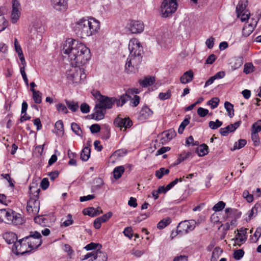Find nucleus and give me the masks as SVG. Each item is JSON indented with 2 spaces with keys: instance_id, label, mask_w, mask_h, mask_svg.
<instances>
[{
  "instance_id": "obj_12",
  "label": "nucleus",
  "mask_w": 261,
  "mask_h": 261,
  "mask_svg": "<svg viewBox=\"0 0 261 261\" xmlns=\"http://www.w3.org/2000/svg\"><path fill=\"white\" fill-rule=\"evenodd\" d=\"M175 136L176 133L174 130L170 129L162 133L158 136V138L160 140V143L163 145L169 142Z\"/></svg>"
},
{
  "instance_id": "obj_11",
  "label": "nucleus",
  "mask_w": 261,
  "mask_h": 261,
  "mask_svg": "<svg viewBox=\"0 0 261 261\" xmlns=\"http://www.w3.org/2000/svg\"><path fill=\"white\" fill-rule=\"evenodd\" d=\"M196 224V222L193 220L180 222V234H186L194 230Z\"/></svg>"
},
{
  "instance_id": "obj_55",
  "label": "nucleus",
  "mask_w": 261,
  "mask_h": 261,
  "mask_svg": "<svg viewBox=\"0 0 261 261\" xmlns=\"http://www.w3.org/2000/svg\"><path fill=\"white\" fill-rule=\"evenodd\" d=\"M208 113V110L206 109L200 107L197 109V114L201 117L205 116Z\"/></svg>"
},
{
  "instance_id": "obj_24",
  "label": "nucleus",
  "mask_w": 261,
  "mask_h": 261,
  "mask_svg": "<svg viewBox=\"0 0 261 261\" xmlns=\"http://www.w3.org/2000/svg\"><path fill=\"white\" fill-rule=\"evenodd\" d=\"M91 149L89 147H85L81 153V159L83 161H87L90 156Z\"/></svg>"
},
{
  "instance_id": "obj_44",
  "label": "nucleus",
  "mask_w": 261,
  "mask_h": 261,
  "mask_svg": "<svg viewBox=\"0 0 261 261\" xmlns=\"http://www.w3.org/2000/svg\"><path fill=\"white\" fill-rule=\"evenodd\" d=\"M219 99L218 97H213L207 102L208 105L211 106L212 109H215L218 106Z\"/></svg>"
},
{
  "instance_id": "obj_10",
  "label": "nucleus",
  "mask_w": 261,
  "mask_h": 261,
  "mask_svg": "<svg viewBox=\"0 0 261 261\" xmlns=\"http://www.w3.org/2000/svg\"><path fill=\"white\" fill-rule=\"evenodd\" d=\"M114 124L115 126L119 127L121 130L124 127V129L123 130H125L127 128H130L132 126L133 122L129 117L123 118L118 116L115 119Z\"/></svg>"
},
{
  "instance_id": "obj_34",
  "label": "nucleus",
  "mask_w": 261,
  "mask_h": 261,
  "mask_svg": "<svg viewBox=\"0 0 261 261\" xmlns=\"http://www.w3.org/2000/svg\"><path fill=\"white\" fill-rule=\"evenodd\" d=\"M224 107L227 112L228 115L231 118L234 115L233 106L229 102L226 101L224 103Z\"/></svg>"
},
{
  "instance_id": "obj_45",
  "label": "nucleus",
  "mask_w": 261,
  "mask_h": 261,
  "mask_svg": "<svg viewBox=\"0 0 261 261\" xmlns=\"http://www.w3.org/2000/svg\"><path fill=\"white\" fill-rule=\"evenodd\" d=\"M140 97L138 95H134L133 97L131 96L130 105L133 107H137L140 102Z\"/></svg>"
},
{
  "instance_id": "obj_8",
  "label": "nucleus",
  "mask_w": 261,
  "mask_h": 261,
  "mask_svg": "<svg viewBox=\"0 0 261 261\" xmlns=\"http://www.w3.org/2000/svg\"><path fill=\"white\" fill-rule=\"evenodd\" d=\"M93 95L97 99L96 104L105 110L111 109L116 101V97L102 95L98 91L96 92Z\"/></svg>"
},
{
  "instance_id": "obj_18",
  "label": "nucleus",
  "mask_w": 261,
  "mask_h": 261,
  "mask_svg": "<svg viewBox=\"0 0 261 261\" xmlns=\"http://www.w3.org/2000/svg\"><path fill=\"white\" fill-rule=\"evenodd\" d=\"M247 0H240L236 7V12L237 17H239L243 12L246 11V7L247 5Z\"/></svg>"
},
{
  "instance_id": "obj_14",
  "label": "nucleus",
  "mask_w": 261,
  "mask_h": 261,
  "mask_svg": "<svg viewBox=\"0 0 261 261\" xmlns=\"http://www.w3.org/2000/svg\"><path fill=\"white\" fill-rule=\"evenodd\" d=\"M144 24L139 21H132L129 24V29L132 33H140L143 31Z\"/></svg>"
},
{
  "instance_id": "obj_57",
  "label": "nucleus",
  "mask_w": 261,
  "mask_h": 261,
  "mask_svg": "<svg viewBox=\"0 0 261 261\" xmlns=\"http://www.w3.org/2000/svg\"><path fill=\"white\" fill-rule=\"evenodd\" d=\"M214 38L210 37L205 41V44L207 48L211 49L213 47L214 44Z\"/></svg>"
},
{
  "instance_id": "obj_56",
  "label": "nucleus",
  "mask_w": 261,
  "mask_h": 261,
  "mask_svg": "<svg viewBox=\"0 0 261 261\" xmlns=\"http://www.w3.org/2000/svg\"><path fill=\"white\" fill-rule=\"evenodd\" d=\"M80 110L83 113H88L90 111V107L86 103H83L80 106Z\"/></svg>"
},
{
  "instance_id": "obj_63",
  "label": "nucleus",
  "mask_w": 261,
  "mask_h": 261,
  "mask_svg": "<svg viewBox=\"0 0 261 261\" xmlns=\"http://www.w3.org/2000/svg\"><path fill=\"white\" fill-rule=\"evenodd\" d=\"M190 119V116L187 115L186 116V118L181 123H180V128H182V130L185 129L186 126L189 123Z\"/></svg>"
},
{
  "instance_id": "obj_38",
  "label": "nucleus",
  "mask_w": 261,
  "mask_h": 261,
  "mask_svg": "<svg viewBox=\"0 0 261 261\" xmlns=\"http://www.w3.org/2000/svg\"><path fill=\"white\" fill-rule=\"evenodd\" d=\"M95 208L93 207H90L84 209L83 213L85 215H88L91 217L96 216L95 214Z\"/></svg>"
},
{
  "instance_id": "obj_37",
  "label": "nucleus",
  "mask_w": 261,
  "mask_h": 261,
  "mask_svg": "<svg viewBox=\"0 0 261 261\" xmlns=\"http://www.w3.org/2000/svg\"><path fill=\"white\" fill-rule=\"evenodd\" d=\"M35 223L42 226H46L47 223V220L43 216H38L34 218Z\"/></svg>"
},
{
  "instance_id": "obj_31",
  "label": "nucleus",
  "mask_w": 261,
  "mask_h": 261,
  "mask_svg": "<svg viewBox=\"0 0 261 261\" xmlns=\"http://www.w3.org/2000/svg\"><path fill=\"white\" fill-rule=\"evenodd\" d=\"M20 16L19 10H13L11 15V21L13 23H15L19 19Z\"/></svg>"
},
{
  "instance_id": "obj_53",
  "label": "nucleus",
  "mask_w": 261,
  "mask_h": 261,
  "mask_svg": "<svg viewBox=\"0 0 261 261\" xmlns=\"http://www.w3.org/2000/svg\"><path fill=\"white\" fill-rule=\"evenodd\" d=\"M67 219L62 224L61 226H64L65 227H67L73 223V221L72 219V215L71 214H68L67 216Z\"/></svg>"
},
{
  "instance_id": "obj_61",
  "label": "nucleus",
  "mask_w": 261,
  "mask_h": 261,
  "mask_svg": "<svg viewBox=\"0 0 261 261\" xmlns=\"http://www.w3.org/2000/svg\"><path fill=\"white\" fill-rule=\"evenodd\" d=\"M49 181L47 178H44L41 182V187L43 190H46L49 186Z\"/></svg>"
},
{
  "instance_id": "obj_15",
  "label": "nucleus",
  "mask_w": 261,
  "mask_h": 261,
  "mask_svg": "<svg viewBox=\"0 0 261 261\" xmlns=\"http://www.w3.org/2000/svg\"><path fill=\"white\" fill-rule=\"evenodd\" d=\"M106 111L96 104L94 108V113L91 114L92 119L96 120H100L104 118Z\"/></svg>"
},
{
  "instance_id": "obj_43",
  "label": "nucleus",
  "mask_w": 261,
  "mask_h": 261,
  "mask_svg": "<svg viewBox=\"0 0 261 261\" xmlns=\"http://www.w3.org/2000/svg\"><path fill=\"white\" fill-rule=\"evenodd\" d=\"M225 206V203L221 201L216 203L213 207V210L215 212H219L222 210Z\"/></svg>"
},
{
  "instance_id": "obj_35",
  "label": "nucleus",
  "mask_w": 261,
  "mask_h": 261,
  "mask_svg": "<svg viewBox=\"0 0 261 261\" xmlns=\"http://www.w3.org/2000/svg\"><path fill=\"white\" fill-rule=\"evenodd\" d=\"M55 128L57 129V134L58 135H63L64 134V126L62 120H58L57 121L55 125Z\"/></svg>"
},
{
  "instance_id": "obj_5",
  "label": "nucleus",
  "mask_w": 261,
  "mask_h": 261,
  "mask_svg": "<svg viewBox=\"0 0 261 261\" xmlns=\"http://www.w3.org/2000/svg\"><path fill=\"white\" fill-rule=\"evenodd\" d=\"M80 66H72L67 71V78L70 83L79 84L86 79L84 69L81 68Z\"/></svg>"
},
{
  "instance_id": "obj_25",
  "label": "nucleus",
  "mask_w": 261,
  "mask_h": 261,
  "mask_svg": "<svg viewBox=\"0 0 261 261\" xmlns=\"http://www.w3.org/2000/svg\"><path fill=\"white\" fill-rule=\"evenodd\" d=\"M208 146L205 144H202L198 146L196 151L198 155L202 156L206 155L208 153Z\"/></svg>"
},
{
  "instance_id": "obj_46",
  "label": "nucleus",
  "mask_w": 261,
  "mask_h": 261,
  "mask_svg": "<svg viewBox=\"0 0 261 261\" xmlns=\"http://www.w3.org/2000/svg\"><path fill=\"white\" fill-rule=\"evenodd\" d=\"M98 251V249H97L96 250H93L91 252H89V253H87L86 255H85L84 256L83 259H87L90 258V259L89 260V261H91L92 260L93 261L94 260V259L95 257V254H96V253H97Z\"/></svg>"
},
{
  "instance_id": "obj_3",
  "label": "nucleus",
  "mask_w": 261,
  "mask_h": 261,
  "mask_svg": "<svg viewBox=\"0 0 261 261\" xmlns=\"http://www.w3.org/2000/svg\"><path fill=\"white\" fill-rule=\"evenodd\" d=\"M100 28L99 21L93 18H82L75 23L74 31L77 36L85 38L96 33Z\"/></svg>"
},
{
  "instance_id": "obj_39",
  "label": "nucleus",
  "mask_w": 261,
  "mask_h": 261,
  "mask_svg": "<svg viewBox=\"0 0 261 261\" xmlns=\"http://www.w3.org/2000/svg\"><path fill=\"white\" fill-rule=\"evenodd\" d=\"M222 125V122L217 119L216 121H211L208 123L209 127L212 129H216Z\"/></svg>"
},
{
  "instance_id": "obj_27",
  "label": "nucleus",
  "mask_w": 261,
  "mask_h": 261,
  "mask_svg": "<svg viewBox=\"0 0 261 261\" xmlns=\"http://www.w3.org/2000/svg\"><path fill=\"white\" fill-rule=\"evenodd\" d=\"M94 261H107L108 257L105 252H102L98 250L95 256ZM91 261H93L92 260Z\"/></svg>"
},
{
  "instance_id": "obj_4",
  "label": "nucleus",
  "mask_w": 261,
  "mask_h": 261,
  "mask_svg": "<svg viewBox=\"0 0 261 261\" xmlns=\"http://www.w3.org/2000/svg\"><path fill=\"white\" fill-rule=\"evenodd\" d=\"M41 237L38 231L31 232L29 236L20 239L15 244L17 253L24 254L37 248L42 244Z\"/></svg>"
},
{
  "instance_id": "obj_19",
  "label": "nucleus",
  "mask_w": 261,
  "mask_h": 261,
  "mask_svg": "<svg viewBox=\"0 0 261 261\" xmlns=\"http://www.w3.org/2000/svg\"><path fill=\"white\" fill-rule=\"evenodd\" d=\"M238 232L236 236V240L237 243H243L244 242L247 237L246 236V233L247 232V229L241 228L239 230H238Z\"/></svg>"
},
{
  "instance_id": "obj_1",
  "label": "nucleus",
  "mask_w": 261,
  "mask_h": 261,
  "mask_svg": "<svg viewBox=\"0 0 261 261\" xmlns=\"http://www.w3.org/2000/svg\"><path fill=\"white\" fill-rule=\"evenodd\" d=\"M62 53L68 56L71 64L83 65L90 59V50L84 44L77 41L68 39L63 44Z\"/></svg>"
},
{
  "instance_id": "obj_22",
  "label": "nucleus",
  "mask_w": 261,
  "mask_h": 261,
  "mask_svg": "<svg viewBox=\"0 0 261 261\" xmlns=\"http://www.w3.org/2000/svg\"><path fill=\"white\" fill-rule=\"evenodd\" d=\"M4 239L6 242L9 244L14 243L13 247L15 248V244H16L18 241L17 242V236L14 233H6L4 235Z\"/></svg>"
},
{
  "instance_id": "obj_41",
  "label": "nucleus",
  "mask_w": 261,
  "mask_h": 261,
  "mask_svg": "<svg viewBox=\"0 0 261 261\" xmlns=\"http://www.w3.org/2000/svg\"><path fill=\"white\" fill-rule=\"evenodd\" d=\"M247 141L245 139H240L238 142H236L233 146V150L241 149L246 144Z\"/></svg>"
},
{
  "instance_id": "obj_23",
  "label": "nucleus",
  "mask_w": 261,
  "mask_h": 261,
  "mask_svg": "<svg viewBox=\"0 0 261 261\" xmlns=\"http://www.w3.org/2000/svg\"><path fill=\"white\" fill-rule=\"evenodd\" d=\"M155 82V77L153 76H147L144 80L139 81L140 85L142 87H147L152 85Z\"/></svg>"
},
{
  "instance_id": "obj_36",
  "label": "nucleus",
  "mask_w": 261,
  "mask_h": 261,
  "mask_svg": "<svg viewBox=\"0 0 261 261\" xmlns=\"http://www.w3.org/2000/svg\"><path fill=\"white\" fill-rule=\"evenodd\" d=\"M7 46L3 43H0V60H3L6 57V55L7 54Z\"/></svg>"
},
{
  "instance_id": "obj_26",
  "label": "nucleus",
  "mask_w": 261,
  "mask_h": 261,
  "mask_svg": "<svg viewBox=\"0 0 261 261\" xmlns=\"http://www.w3.org/2000/svg\"><path fill=\"white\" fill-rule=\"evenodd\" d=\"M124 172V168L122 166H120L114 168L113 171L114 177L116 179L120 178Z\"/></svg>"
},
{
  "instance_id": "obj_32",
  "label": "nucleus",
  "mask_w": 261,
  "mask_h": 261,
  "mask_svg": "<svg viewBox=\"0 0 261 261\" xmlns=\"http://www.w3.org/2000/svg\"><path fill=\"white\" fill-rule=\"evenodd\" d=\"M222 252V250L219 247H216L212 252L211 261H217V259Z\"/></svg>"
},
{
  "instance_id": "obj_48",
  "label": "nucleus",
  "mask_w": 261,
  "mask_h": 261,
  "mask_svg": "<svg viewBox=\"0 0 261 261\" xmlns=\"http://www.w3.org/2000/svg\"><path fill=\"white\" fill-rule=\"evenodd\" d=\"M252 131L258 133L261 131V119L257 121L252 126Z\"/></svg>"
},
{
  "instance_id": "obj_64",
  "label": "nucleus",
  "mask_w": 261,
  "mask_h": 261,
  "mask_svg": "<svg viewBox=\"0 0 261 261\" xmlns=\"http://www.w3.org/2000/svg\"><path fill=\"white\" fill-rule=\"evenodd\" d=\"M216 59V56L214 54H211L207 58L205 63L208 64H212L214 63Z\"/></svg>"
},
{
  "instance_id": "obj_40",
  "label": "nucleus",
  "mask_w": 261,
  "mask_h": 261,
  "mask_svg": "<svg viewBox=\"0 0 261 261\" xmlns=\"http://www.w3.org/2000/svg\"><path fill=\"white\" fill-rule=\"evenodd\" d=\"M72 131L77 135L82 137V130L80 126L76 123H72L71 125Z\"/></svg>"
},
{
  "instance_id": "obj_50",
  "label": "nucleus",
  "mask_w": 261,
  "mask_h": 261,
  "mask_svg": "<svg viewBox=\"0 0 261 261\" xmlns=\"http://www.w3.org/2000/svg\"><path fill=\"white\" fill-rule=\"evenodd\" d=\"M99 246L100 247H101V245L98 244V243H91L88 245H87L84 248L86 250H94L97 249V247Z\"/></svg>"
},
{
  "instance_id": "obj_9",
  "label": "nucleus",
  "mask_w": 261,
  "mask_h": 261,
  "mask_svg": "<svg viewBox=\"0 0 261 261\" xmlns=\"http://www.w3.org/2000/svg\"><path fill=\"white\" fill-rule=\"evenodd\" d=\"M40 209V201L38 196L31 197L28 201L27 211L29 215L34 216L37 215Z\"/></svg>"
},
{
  "instance_id": "obj_42",
  "label": "nucleus",
  "mask_w": 261,
  "mask_h": 261,
  "mask_svg": "<svg viewBox=\"0 0 261 261\" xmlns=\"http://www.w3.org/2000/svg\"><path fill=\"white\" fill-rule=\"evenodd\" d=\"M251 139L254 146H258L259 144V138L257 133L252 131Z\"/></svg>"
},
{
  "instance_id": "obj_60",
  "label": "nucleus",
  "mask_w": 261,
  "mask_h": 261,
  "mask_svg": "<svg viewBox=\"0 0 261 261\" xmlns=\"http://www.w3.org/2000/svg\"><path fill=\"white\" fill-rule=\"evenodd\" d=\"M90 129L92 133H97L100 131V127L99 124H94L90 126Z\"/></svg>"
},
{
  "instance_id": "obj_51",
  "label": "nucleus",
  "mask_w": 261,
  "mask_h": 261,
  "mask_svg": "<svg viewBox=\"0 0 261 261\" xmlns=\"http://www.w3.org/2000/svg\"><path fill=\"white\" fill-rule=\"evenodd\" d=\"M171 96V92L169 90L166 92H161L159 95V97L161 100H166L169 98Z\"/></svg>"
},
{
  "instance_id": "obj_30",
  "label": "nucleus",
  "mask_w": 261,
  "mask_h": 261,
  "mask_svg": "<svg viewBox=\"0 0 261 261\" xmlns=\"http://www.w3.org/2000/svg\"><path fill=\"white\" fill-rule=\"evenodd\" d=\"M66 103L68 108L72 112H76L79 107V104L77 102L74 101L65 100Z\"/></svg>"
},
{
  "instance_id": "obj_33",
  "label": "nucleus",
  "mask_w": 261,
  "mask_h": 261,
  "mask_svg": "<svg viewBox=\"0 0 261 261\" xmlns=\"http://www.w3.org/2000/svg\"><path fill=\"white\" fill-rule=\"evenodd\" d=\"M171 222L170 218H166L161 220L157 225V228L159 229H162L169 225Z\"/></svg>"
},
{
  "instance_id": "obj_6",
  "label": "nucleus",
  "mask_w": 261,
  "mask_h": 261,
  "mask_svg": "<svg viewBox=\"0 0 261 261\" xmlns=\"http://www.w3.org/2000/svg\"><path fill=\"white\" fill-rule=\"evenodd\" d=\"M0 221L6 223L18 225L22 223V219L19 214L11 210H0Z\"/></svg>"
},
{
  "instance_id": "obj_2",
  "label": "nucleus",
  "mask_w": 261,
  "mask_h": 261,
  "mask_svg": "<svg viewBox=\"0 0 261 261\" xmlns=\"http://www.w3.org/2000/svg\"><path fill=\"white\" fill-rule=\"evenodd\" d=\"M128 49L129 54L125 64V70L127 72H135L142 62L143 47L137 39L133 38L129 42Z\"/></svg>"
},
{
  "instance_id": "obj_21",
  "label": "nucleus",
  "mask_w": 261,
  "mask_h": 261,
  "mask_svg": "<svg viewBox=\"0 0 261 261\" xmlns=\"http://www.w3.org/2000/svg\"><path fill=\"white\" fill-rule=\"evenodd\" d=\"M193 79V72L192 70H189L184 73V74L180 76V83L182 84H186L190 82Z\"/></svg>"
},
{
  "instance_id": "obj_20",
  "label": "nucleus",
  "mask_w": 261,
  "mask_h": 261,
  "mask_svg": "<svg viewBox=\"0 0 261 261\" xmlns=\"http://www.w3.org/2000/svg\"><path fill=\"white\" fill-rule=\"evenodd\" d=\"M130 98L131 95L127 93V92L126 91L124 94H123L120 96L119 99H117L116 98L115 103H116L118 107H122L127 101L130 100Z\"/></svg>"
},
{
  "instance_id": "obj_54",
  "label": "nucleus",
  "mask_w": 261,
  "mask_h": 261,
  "mask_svg": "<svg viewBox=\"0 0 261 261\" xmlns=\"http://www.w3.org/2000/svg\"><path fill=\"white\" fill-rule=\"evenodd\" d=\"M112 213L110 212L98 218L99 219L102 223H104L107 221L112 217Z\"/></svg>"
},
{
  "instance_id": "obj_29",
  "label": "nucleus",
  "mask_w": 261,
  "mask_h": 261,
  "mask_svg": "<svg viewBox=\"0 0 261 261\" xmlns=\"http://www.w3.org/2000/svg\"><path fill=\"white\" fill-rule=\"evenodd\" d=\"M169 172L170 171L168 169L162 167L155 172V176L158 179H161L164 175H167Z\"/></svg>"
},
{
  "instance_id": "obj_52",
  "label": "nucleus",
  "mask_w": 261,
  "mask_h": 261,
  "mask_svg": "<svg viewBox=\"0 0 261 261\" xmlns=\"http://www.w3.org/2000/svg\"><path fill=\"white\" fill-rule=\"evenodd\" d=\"M56 108H57V110L59 112H62L64 114H67L68 113V110H67L66 107L64 105H63L61 103H58V105H57Z\"/></svg>"
},
{
  "instance_id": "obj_16",
  "label": "nucleus",
  "mask_w": 261,
  "mask_h": 261,
  "mask_svg": "<svg viewBox=\"0 0 261 261\" xmlns=\"http://www.w3.org/2000/svg\"><path fill=\"white\" fill-rule=\"evenodd\" d=\"M68 0H51L53 7L58 11H64L67 7Z\"/></svg>"
},
{
  "instance_id": "obj_59",
  "label": "nucleus",
  "mask_w": 261,
  "mask_h": 261,
  "mask_svg": "<svg viewBox=\"0 0 261 261\" xmlns=\"http://www.w3.org/2000/svg\"><path fill=\"white\" fill-rule=\"evenodd\" d=\"M123 233L125 236L131 239L133 237L132 228L130 227L125 228L123 231Z\"/></svg>"
},
{
  "instance_id": "obj_17",
  "label": "nucleus",
  "mask_w": 261,
  "mask_h": 261,
  "mask_svg": "<svg viewBox=\"0 0 261 261\" xmlns=\"http://www.w3.org/2000/svg\"><path fill=\"white\" fill-rule=\"evenodd\" d=\"M257 21L253 20L250 23L245 25L242 29L243 35L245 37L249 36L254 30V28L257 24Z\"/></svg>"
},
{
  "instance_id": "obj_7",
  "label": "nucleus",
  "mask_w": 261,
  "mask_h": 261,
  "mask_svg": "<svg viewBox=\"0 0 261 261\" xmlns=\"http://www.w3.org/2000/svg\"><path fill=\"white\" fill-rule=\"evenodd\" d=\"M178 7L177 0H163L160 7L161 15L167 17L174 13Z\"/></svg>"
},
{
  "instance_id": "obj_47",
  "label": "nucleus",
  "mask_w": 261,
  "mask_h": 261,
  "mask_svg": "<svg viewBox=\"0 0 261 261\" xmlns=\"http://www.w3.org/2000/svg\"><path fill=\"white\" fill-rule=\"evenodd\" d=\"M241 123H242L241 121L240 120V121H238L235 122L233 124H230L228 125V126H227V127L229 129V132L230 133L233 132L234 131H235L237 129V128H238L240 126Z\"/></svg>"
},
{
  "instance_id": "obj_28",
  "label": "nucleus",
  "mask_w": 261,
  "mask_h": 261,
  "mask_svg": "<svg viewBox=\"0 0 261 261\" xmlns=\"http://www.w3.org/2000/svg\"><path fill=\"white\" fill-rule=\"evenodd\" d=\"M33 99L36 103H40L42 101V93L39 91L32 90Z\"/></svg>"
},
{
  "instance_id": "obj_62",
  "label": "nucleus",
  "mask_w": 261,
  "mask_h": 261,
  "mask_svg": "<svg viewBox=\"0 0 261 261\" xmlns=\"http://www.w3.org/2000/svg\"><path fill=\"white\" fill-rule=\"evenodd\" d=\"M253 65L251 64H246L244 66V72L248 74L251 72L252 70Z\"/></svg>"
},
{
  "instance_id": "obj_49",
  "label": "nucleus",
  "mask_w": 261,
  "mask_h": 261,
  "mask_svg": "<svg viewBox=\"0 0 261 261\" xmlns=\"http://www.w3.org/2000/svg\"><path fill=\"white\" fill-rule=\"evenodd\" d=\"M244 254V252L242 249L237 250L233 253V257L236 260H240L243 257Z\"/></svg>"
},
{
  "instance_id": "obj_13",
  "label": "nucleus",
  "mask_w": 261,
  "mask_h": 261,
  "mask_svg": "<svg viewBox=\"0 0 261 261\" xmlns=\"http://www.w3.org/2000/svg\"><path fill=\"white\" fill-rule=\"evenodd\" d=\"M153 114V111L147 106H143L140 111L138 119L139 121H144L148 119Z\"/></svg>"
},
{
  "instance_id": "obj_58",
  "label": "nucleus",
  "mask_w": 261,
  "mask_h": 261,
  "mask_svg": "<svg viewBox=\"0 0 261 261\" xmlns=\"http://www.w3.org/2000/svg\"><path fill=\"white\" fill-rule=\"evenodd\" d=\"M24 69H24V66L21 67L20 68V72H21L22 77L23 78V80H24L25 84L27 85V86H28V85H29L28 79L27 74L25 72Z\"/></svg>"
}]
</instances>
